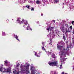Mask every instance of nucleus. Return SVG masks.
<instances>
[{
  "label": "nucleus",
  "instance_id": "33",
  "mask_svg": "<svg viewBox=\"0 0 74 74\" xmlns=\"http://www.w3.org/2000/svg\"><path fill=\"white\" fill-rule=\"evenodd\" d=\"M65 26L66 27H68V26H67L68 25H67L66 24H65Z\"/></svg>",
  "mask_w": 74,
  "mask_h": 74
},
{
  "label": "nucleus",
  "instance_id": "8",
  "mask_svg": "<svg viewBox=\"0 0 74 74\" xmlns=\"http://www.w3.org/2000/svg\"><path fill=\"white\" fill-rule=\"evenodd\" d=\"M4 73H11V67H9V68H7V69H5V68H3Z\"/></svg>",
  "mask_w": 74,
  "mask_h": 74
},
{
  "label": "nucleus",
  "instance_id": "50",
  "mask_svg": "<svg viewBox=\"0 0 74 74\" xmlns=\"http://www.w3.org/2000/svg\"><path fill=\"white\" fill-rule=\"evenodd\" d=\"M12 20H13V19H12Z\"/></svg>",
  "mask_w": 74,
  "mask_h": 74
},
{
  "label": "nucleus",
  "instance_id": "10",
  "mask_svg": "<svg viewBox=\"0 0 74 74\" xmlns=\"http://www.w3.org/2000/svg\"><path fill=\"white\" fill-rule=\"evenodd\" d=\"M10 64V62L7 60H5L4 61V64L5 66H8V64Z\"/></svg>",
  "mask_w": 74,
  "mask_h": 74
},
{
  "label": "nucleus",
  "instance_id": "18",
  "mask_svg": "<svg viewBox=\"0 0 74 74\" xmlns=\"http://www.w3.org/2000/svg\"><path fill=\"white\" fill-rule=\"evenodd\" d=\"M47 53L48 56H49V55H51V52H50L49 53L48 52V51H46V52Z\"/></svg>",
  "mask_w": 74,
  "mask_h": 74
},
{
  "label": "nucleus",
  "instance_id": "44",
  "mask_svg": "<svg viewBox=\"0 0 74 74\" xmlns=\"http://www.w3.org/2000/svg\"><path fill=\"white\" fill-rule=\"evenodd\" d=\"M23 26V27H25V26L24 25Z\"/></svg>",
  "mask_w": 74,
  "mask_h": 74
},
{
  "label": "nucleus",
  "instance_id": "31",
  "mask_svg": "<svg viewBox=\"0 0 74 74\" xmlns=\"http://www.w3.org/2000/svg\"><path fill=\"white\" fill-rule=\"evenodd\" d=\"M72 26H70V29H71V30H72Z\"/></svg>",
  "mask_w": 74,
  "mask_h": 74
},
{
  "label": "nucleus",
  "instance_id": "43",
  "mask_svg": "<svg viewBox=\"0 0 74 74\" xmlns=\"http://www.w3.org/2000/svg\"><path fill=\"white\" fill-rule=\"evenodd\" d=\"M68 32H70V31H69V30H68Z\"/></svg>",
  "mask_w": 74,
  "mask_h": 74
},
{
  "label": "nucleus",
  "instance_id": "3",
  "mask_svg": "<svg viewBox=\"0 0 74 74\" xmlns=\"http://www.w3.org/2000/svg\"><path fill=\"white\" fill-rule=\"evenodd\" d=\"M29 66H30V65L29 64H28L27 65V66H25V65L22 66V65L21 64L20 67L21 72H22V73L29 74Z\"/></svg>",
  "mask_w": 74,
  "mask_h": 74
},
{
  "label": "nucleus",
  "instance_id": "11",
  "mask_svg": "<svg viewBox=\"0 0 74 74\" xmlns=\"http://www.w3.org/2000/svg\"><path fill=\"white\" fill-rule=\"evenodd\" d=\"M12 36L13 37H14V38H16L17 40L19 41H20V40H19V39H18V36L16 35H15V34H13Z\"/></svg>",
  "mask_w": 74,
  "mask_h": 74
},
{
  "label": "nucleus",
  "instance_id": "29",
  "mask_svg": "<svg viewBox=\"0 0 74 74\" xmlns=\"http://www.w3.org/2000/svg\"><path fill=\"white\" fill-rule=\"evenodd\" d=\"M67 74V73H64V72H62V73H61V74Z\"/></svg>",
  "mask_w": 74,
  "mask_h": 74
},
{
  "label": "nucleus",
  "instance_id": "21",
  "mask_svg": "<svg viewBox=\"0 0 74 74\" xmlns=\"http://www.w3.org/2000/svg\"><path fill=\"white\" fill-rule=\"evenodd\" d=\"M52 58H55V54H52L51 56Z\"/></svg>",
  "mask_w": 74,
  "mask_h": 74
},
{
  "label": "nucleus",
  "instance_id": "26",
  "mask_svg": "<svg viewBox=\"0 0 74 74\" xmlns=\"http://www.w3.org/2000/svg\"><path fill=\"white\" fill-rule=\"evenodd\" d=\"M72 40H73V44L74 45V37L73 38H72Z\"/></svg>",
  "mask_w": 74,
  "mask_h": 74
},
{
  "label": "nucleus",
  "instance_id": "32",
  "mask_svg": "<svg viewBox=\"0 0 74 74\" xmlns=\"http://www.w3.org/2000/svg\"><path fill=\"white\" fill-rule=\"evenodd\" d=\"M63 38L64 40H66V38H65V36H63Z\"/></svg>",
  "mask_w": 74,
  "mask_h": 74
},
{
  "label": "nucleus",
  "instance_id": "13",
  "mask_svg": "<svg viewBox=\"0 0 74 74\" xmlns=\"http://www.w3.org/2000/svg\"><path fill=\"white\" fill-rule=\"evenodd\" d=\"M35 56H37V57H40V53H38V55L37 54V53L36 52H35Z\"/></svg>",
  "mask_w": 74,
  "mask_h": 74
},
{
  "label": "nucleus",
  "instance_id": "49",
  "mask_svg": "<svg viewBox=\"0 0 74 74\" xmlns=\"http://www.w3.org/2000/svg\"><path fill=\"white\" fill-rule=\"evenodd\" d=\"M14 71H13V73H14Z\"/></svg>",
  "mask_w": 74,
  "mask_h": 74
},
{
  "label": "nucleus",
  "instance_id": "6",
  "mask_svg": "<svg viewBox=\"0 0 74 74\" xmlns=\"http://www.w3.org/2000/svg\"><path fill=\"white\" fill-rule=\"evenodd\" d=\"M58 61H55L53 62H52L51 61H49L48 62V64L51 66H56V65L58 64Z\"/></svg>",
  "mask_w": 74,
  "mask_h": 74
},
{
  "label": "nucleus",
  "instance_id": "4",
  "mask_svg": "<svg viewBox=\"0 0 74 74\" xmlns=\"http://www.w3.org/2000/svg\"><path fill=\"white\" fill-rule=\"evenodd\" d=\"M66 47H65V50L66 49V50L67 51H69V48H72V45H71V42H70V45H68V42H68V41H66ZM59 42H60V43H61V45H60V46H64V45L62 46V45L63 44V41L58 42V43H59Z\"/></svg>",
  "mask_w": 74,
  "mask_h": 74
},
{
  "label": "nucleus",
  "instance_id": "42",
  "mask_svg": "<svg viewBox=\"0 0 74 74\" xmlns=\"http://www.w3.org/2000/svg\"><path fill=\"white\" fill-rule=\"evenodd\" d=\"M73 70H74V66H73Z\"/></svg>",
  "mask_w": 74,
  "mask_h": 74
},
{
  "label": "nucleus",
  "instance_id": "30",
  "mask_svg": "<svg viewBox=\"0 0 74 74\" xmlns=\"http://www.w3.org/2000/svg\"><path fill=\"white\" fill-rule=\"evenodd\" d=\"M74 21H73L72 22V25H74Z\"/></svg>",
  "mask_w": 74,
  "mask_h": 74
},
{
  "label": "nucleus",
  "instance_id": "28",
  "mask_svg": "<svg viewBox=\"0 0 74 74\" xmlns=\"http://www.w3.org/2000/svg\"><path fill=\"white\" fill-rule=\"evenodd\" d=\"M62 65L61 64V65H60V69H63V68L62 67Z\"/></svg>",
  "mask_w": 74,
  "mask_h": 74
},
{
  "label": "nucleus",
  "instance_id": "1",
  "mask_svg": "<svg viewBox=\"0 0 74 74\" xmlns=\"http://www.w3.org/2000/svg\"><path fill=\"white\" fill-rule=\"evenodd\" d=\"M61 43L58 42V45H57V49L58 50H60V60L61 64H63L64 63V61L66 60V58H64L66 56V52L67 55L69 56L70 53L68 52V51L66 50L64 46H60L61 45Z\"/></svg>",
  "mask_w": 74,
  "mask_h": 74
},
{
  "label": "nucleus",
  "instance_id": "12",
  "mask_svg": "<svg viewBox=\"0 0 74 74\" xmlns=\"http://www.w3.org/2000/svg\"><path fill=\"white\" fill-rule=\"evenodd\" d=\"M69 8H70V9L71 10H73V8H74V6H73V5H72L70 3L69 4Z\"/></svg>",
  "mask_w": 74,
  "mask_h": 74
},
{
  "label": "nucleus",
  "instance_id": "15",
  "mask_svg": "<svg viewBox=\"0 0 74 74\" xmlns=\"http://www.w3.org/2000/svg\"><path fill=\"white\" fill-rule=\"evenodd\" d=\"M29 28L30 30L31 31H32V28L30 27V26L29 25L28 26L27 28V30H29Z\"/></svg>",
  "mask_w": 74,
  "mask_h": 74
},
{
  "label": "nucleus",
  "instance_id": "23",
  "mask_svg": "<svg viewBox=\"0 0 74 74\" xmlns=\"http://www.w3.org/2000/svg\"><path fill=\"white\" fill-rule=\"evenodd\" d=\"M20 73L19 71H17L15 73V74H19Z\"/></svg>",
  "mask_w": 74,
  "mask_h": 74
},
{
  "label": "nucleus",
  "instance_id": "48",
  "mask_svg": "<svg viewBox=\"0 0 74 74\" xmlns=\"http://www.w3.org/2000/svg\"><path fill=\"white\" fill-rule=\"evenodd\" d=\"M54 74H56V73L55 72Z\"/></svg>",
  "mask_w": 74,
  "mask_h": 74
},
{
  "label": "nucleus",
  "instance_id": "38",
  "mask_svg": "<svg viewBox=\"0 0 74 74\" xmlns=\"http://www.w3.org/2000/svg\"><path fill=\"white\" fill-rule=\"evenodd\" d=\"M53 22H54V23H55V21L53 20Z\"/></svg>",
  "mask_w": 74,
  "mask_h": 74
},
{
  "label": "nucleus",
  "instance_id": "39",
  "mask_svg": "<svg viewBox=\"0 0 74 74\" xmlns=\"http://www.w3.org/2000/svg\"><path fill=\"white\" fill-rule=\"evenodd\" d=\"M73 34H74V30L73 31Z\"/></svg>",
  "mask_w": 74,
  "mask_h": 74
},
{
  "label": "nucleus",
  "instance_id": "25",
  "mask_svg": "<svg viewBox=\"0 0 74 74\" xmlns=\"http://www.w3.org/2000/svg\"><path fill=\"white\" fill-rule=\"evenodd\" d=\"M30 7V5H26V8H27L28 9H29V7Z\"/></svg>",
  "mask_w": 74,
  "mask_h": 74
},
{
  "label": "nucleus",
  "instance_id": "9",
  "mask_svg": "<svg viewBox=\"0 0 74 74\" xmlns=\"http://www.w3.org/2000/svg\"><path fill=\"white\" fill-rule=\"evenodd\" d=\"M60 30L63 33H64L66 31V29H65V28L64 26V24H63L62 25L61 27H60Z\"/></svg>",
  "mask_w": 74,
  "mask_h": 74
},
{
  "label": "nucleus",
  "instance_id": "17",
  "mask_svg": "<svg viewBox=\"0 0 74 74\" xmlns=\"http://www.w3.org/2000/svg\"><path fill=\"white\" fill-rule=\"evenodd\" d=\"M2 35L3 36H6V34L5 33V32L3 31L2 32Z\"/></svg>",
  "mask_w": 74,
  "mask_h": 74
},
{
  "label": "nucleus",
  "instance_id": "19",
  "mask_svg": "<svg viewBox=\"0 0 74 74\" xmlns=\"http://www.w3.org/2000/svg\"><path fill=\"white\" fill-rule=\"evenodd\" d=\"M42 50H43V51H45L46 52L47 51H46V50L45 49V48H44V47L42 46Z\"/></svg>",
  "mask_w": 74,
  "mask_h": 74
},
{
  "label": "nucleus",
  "instance_id": "46",
  "mask_svg": "<svg viewBox=\"0 0 74 74\" xmlns=\"http://www.w3.org/2000/svg\"><path fill=\"white\" fill-rule=\"evenodd\" d=\"M8 21H9V19H8Z\"/></svg>",
  "mask_w": 74,
  "mask_h": 74
},
{
  "label": "nucleus",
  "instance_id": "47",
  "mask_svg": "<svg viewBox=\"0 0 74 74\" xmlns=\"http://www.w3.org/2000/svg\"><path fill=\"white\" fill-rule=\"evenodd\" d=\"M2 66H3V65H2Z\"/></svg>",
  "mask_w": 74,
  "mask_h": 74
},
{
  "label": "nucleus",
  "instance_id": "5",
  "mask_svg": "<svg viewBox=\"0 0 74 74\" xmlns=\"http://www.w3.org/2000/svg\"><path fill=\"white\" fill-rule=\"evenodd\" d=\"M21 18L19 17L17 18V20H16V22L18 23L19 24H22V23H25V25H27L28 24V23H27V21L26 20H24L23 19L22 20V21H21Z\"/></svg>",
  "mask_w": 74,
  "mask_h": 74
},
{
  "label": "nucleus",
  "instance_id": "37",
  "mask_svg": "<svg viewBox=\"0 0 74 74\" xmlns=\"http://www.w3.org/2000/svg\"><path fill=\"white\" fill-rule=\"evenodd\" d=\"M36 74H40L39 73H38V72H37V73H36Z\"/></svg>",
  "mask_w": 74,
  "mask_h": 74
},
{
  "label": "nucleus",
  "instance_id": "45",
  "mask_svg": "<svg viewBox=\"0 0 74 74\" xmlns=\"http://www.w3.org/2000/svg\"><path fill=\"white\" fill-rule=\"evenodd\" d=\"M63 5H64V3H63Z\"/></svg>",
  "mask_w": 74,
  "mask_h": 74
},
{
  "label": "nucleus",
  "instance_id": "2",
  "mask_svg": "<svg viewBox=\"0 0 74 74\" xmlns=\"http://www.w3.org/2000/svg\"><path fill=\"white\" fill-rule=\"evenodd\" d=\"M54 28V27H49L47 28V30L48 31V32H50V34L48 35H47V37L50 39V42L51 43H49V44H51V43L52 42L51 40L52 38H55V36H59V35L57 34H59V33H60V32H59V31L57 30H56V33H55V32H54V31L52 30H53V29Z\"/></svg>",
  "mask_w": 74,
  "mask_h": 74
},
{
  "label": "nucleus",
  "instance_id": "24",
  "mask_svg": "<svg viewBox=\"0 0 74 74\" xmlns=\"http://www.w3.org/2000/svg\"><path fill=\"white\" fill-rule=\"evenodd\" d=\"M45 42H42V44L43 47L45 46Z\"/></svg>",
  "mask_w": 74,
  "mask_h": 74
},
{
  "label": "nucleus",
  "instance_id": "36",
  "mask_svg": "<svg viewBox=\"0 0 74 74\" xmlns=\"http://www.w3.org/2000/svg\"><path fill=\"white\" fill-rule=\"evenodd\" d=\"M37 23H38V24H39V23H40L39 22V21H37Z\"/></svg>",
  "mask_w": 74,
  "mask_h": 74
},
{
  "label": "nucleus",
  "instance_id": "41",
  "mask_svg": "<svg viewBox=\"0 0 74 74\" xmlns=\"http://www.w3.org/2000/svg\"><path fill=\"white\" fill-rule=\"evenodd\" d=\"M39 53H40H40H41V52L39 51Z\"/></svg>",
  "mask_w": 74,
  "mask_h": 74
},
{
  "label": "nucleus",
  "instance_id": "20",
  "mask_svg": "<svg viewBox=\"0 0 74 74\" xmlns=\"http://www.w3.org/2000/svg\"><path fill=\"white\" fill-rule=\"evenodd\" d=\"M0 71H3V67L2 66L0 67Z\"/></svg>",
  "mask_w": 74,
  "mask_h": 74
},
{
  "label": "nucleus",
  "instance_id": "35",
  "mask_svg": "<svg viewBox=\"0 0 74 74\" xmlns=\"http://www.w3.org/2000/svg\"><path fill=\"white\" fill-rule=\"evenodd\" d=\"M13 65H12V64L10 65V67H12Z\"/></svg>",
  "mask_w": 74,
  "mask_h": 74
},
{
  "label": "nucleus",
  "instance_id": "34",
  "mask_svg": "<svg viewBox=\"0 0 74 74\" xmlns=\"http://www.w3.org/2000/svg\"><path fill=\"white\" fill-rule=\"evenodd\" d=\"M67 32H68V31L66 29V32L65 34H66V33H67Z\"/></svg>",
  "mask_w": 74,
  "mask_h": 74
},
{
  "label": "nucleus",
  "instance_id": "16",
  "mask_svg": "<svg viewBox=\"0 0 74 74\" xmlns=\"http://www.w3.org/2000/svg\"><path fill=\"white\" fill-rule=\"evenodd\" d=\"M54 4H56V3H58L59 2V0H54Z\"/></svg>",
  "mask_w": 74,
  "mask_h": 74
},
{
  "label": "nucleus",
  "instance_id": "27",
  "mask_svg": "<svg viewBox=\"0 0 74 74\" xmlns=\"http://www.w3.org/2000/svg\"><path fill=\"white\" fill-rule=\"evenodd\" d=\"M34 8H31V11H34Z\"/></svg>",
  "mask_w": 74,
  "mask_h": 74
},
{
  "label": "nucleus",
  "instance_id": "7",
  "mask_svg": "<svg viewBox=\"0 0 74 74\" xmlns=\"http://www.w3.org/2000/svg\"><path fill=\"white\" fill-rule=\"evenodd\" d=\"M31 74H36V72L37 71L35 69V67L33 66H31Z\"/></svg>",
  "mask_w": 74,
  "mask_h": 74
},
{
  "label": "nucleus",
  "instance_id": "22",
  "mask_svg": "<svg viewBox=\"0 0 74 74\" xmlns=\"http://www.w3.org/2000/svg\"><path fill=\"white\" fill-rule=\"evenodd\" d=\"M65 1L66 3H69V1L68 0H65Z\"/></svg>",
  "mask_w": 74,
  "mask_h": 74
},
{
  "label": "nucleus",
  "instance_id": "40",
  "mask_svg": "<svg viewBox=\"0 0 74 74\" xmlns=\"http://www.w3.org/2000/svg\"><path fill=\"white\" fill-rule=\"evenodd\" d=\"M41 16H42V15H43V14H41Z\"/></svg>",
  "mask_w": 74,
  "mask_h": 74
},
{
  "label": "nucleus",
  "instance_id": "14",
  "mask_svg": "<svg viewBox=\"0 0 74 74\" xmlns=\"http://www.w3.org/2000/svg\"><path fill=\"white\" fill-rule=\"evenodd\" d=\"M36 3L37 4H41V2L40 1L37 0L36 1Z\"/></svg>",
  "mask_w": 74,
  "mask_h": 74
}]
</instances>
